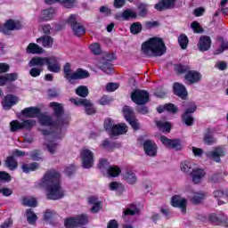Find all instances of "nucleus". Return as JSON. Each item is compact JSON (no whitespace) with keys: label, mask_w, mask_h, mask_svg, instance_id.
I'll use <instances>...</instances> for the list:
<instances>
[{"label":"nucleus","mask_w":228,"mask_h":228,"mask_svg":"<svg viewBox=\"0 0 228 228\" xmlns=\"http://www.w3.org/2000/svg\"><path fill=\"white\" fill-rule=\"evenodd\" d=\"M50 108L54 111L56 121H53V118L45 114H40L38 116L39 123L41 126H48L53 129L49 134L53 133L54 140H61V138L65 136V131H67V127H69L70 119H69V116L63 113V107L61 104L58 102H51Z\"/></svg>","instance_id":"1"},{"label":"nucleus","mask_w":228,"mask_h":228,"mask_svg":"<svg viewBox=\"0 0 228 228\" xmlns=\"http://www.w3.org/2000/svg\"><path fill=\"white\" fill-rule=\"evenodd\" d=\"M39 188H45L48 200H60L65 197V191L60 183V173L54 169L45 172L38 183Z\"/></svg>","instance_id":"2"},{"label":"nucleus","mask_w":228,"mask_h":228,"mask_svg":"<svg viewBox=\"0 0 228 228\" xmlns=\"http://www.w3.org/2000/svg\"><path fill=\"white\" fill-rule=\"evenodd\" d=\"M142 51L148 58L163 56L167 53V46L160 37H151L142 45Z\"/></svg>","instance_id":"3"},{"label":"nucleus","mask_w":228,"mask_h":228,"mask_svg":"<svg viewBox=\"0 0 228 228\" xmlns=\"http://www.w3.org/2000/svg\"><path fill=\"white\" fill-rule=\"evenodd\" d=\"M45 59L42 57H34L28 62V67H30L29 75L32 77H38L44 70V65H45Z\"/></svg>","instance_id":"4"},{"label":"nucleus","mask_w":228,"mask_h":228,"mask_svg":"<svg viewBox=\"0 0 228 228\" xmlns=\"http://www.w3.org/2000/svg\"><path fill=\"white\" fill-rule=\"evenodd\" d=\"M86 224H88V216L85 214L69 217L64 221V225L66 228H77L86 225Z\"/></svg>","instance_id":"5"},{"label":"nucleus","mask_w":228,"mask_h":228,"mask_svg":"<svg viewBox=\"0 0 228 228\" xmlns=\"http://www.w3.org/2000/svg\"><path fill=\"white\" fill-rule=\"evenodd\" d=\"M131 99L138 106H144L149 102V93L145 90L136 89L132 93Z\"/></svg>","instance_id":"6"},{"label":"nucleus","mask_w":228,"mask_h":228,"mask_svg":"<svg viewBox=\"0 0 228 228\" xmlns=\"http://www.w3.org/2000/svg\"><path fill=\"white\" fill-rule=\"evenodd\" d=\"M80 158L82 159L83 168L88 169L94 167V163H95V160L94 159V151L84 148L80 151Z\"/></svg>","instance_id":"7"},{"label":"nucleus","mask_w":228,"mask_h":228,"mask_svg":"<svg viewBox=\"0 0 228 228\" xmlns=\"http://www.w3.org/2000/svg\"><path fill=\"white\" fill-rule=\"evenodd\" d=\"M195 111H197V105L193 102H189L183 115L182 116V120L184 122L185 126H193L195 119L193 118V116H191V113H195Z\"/></svg>","instance_id":"8"},{"label":"nucleus","mask_w":228,"mask_h":228,"mask_svg":"<svg viewBox=\"0 0 228 228\" xmlns=\"http://www.w3.org/2000/svg\"><path fill=\"white\" fill-rule=\"evenodd\" d=\"M69 101L72 104H75V106H84L86 115H94V113H95V107H94V103H92L90 100L85 98H71Z\"/></svg>","instance_id":"9"},{"label":"nucleus","mask_w":228,"mask_h":228,"mask_svg":"<svg viewBox=\"0 0 228 228\" xmlns=\"http://www.w3.org/2000/svg\"><path fill=\"white\" fill-rule=\"evenodd\" d=\"M77 15L71 14L67 20V22L71 26L74 35H76V37H81V35H85V27H83L81 23H77Z\"/></svg>","instance_id":"10"},{"label":"nucleus","mask_w":228,"mask_h":228,"mask_svg":"<svg viewBox=\"0 0 228 228\" xmlns=\"http://www.w3.org/2000/svg\"><path fill=\"white\" fill-rule=\"evenodd\" d=\"M225 154H227V150L224 147L217 146L212 151H208L206 156L216 161V163H220V158L225 157Z\"/></svg>","instance_id":"11"},{"label":"nucleus","mask_w":228,"mask_h":228,"mask_svg":"<svg viewBox=\"0 0 228 228\" xmlns=\"http://www.w3.org/2000/svg\"><path fill=\"white\" fill-rule=\"evenodd\" d=\"M42 60H45V65H47V69L50 72H54L55 74H58L60 70H61V66L60 65V62L58 61V58L56 57H42Z\"/></svg>","instance_id":"12"},{"label":"nucleus","mask_w":228,"mask_h":228,"mask_svg":"<svg viewBox=\"0 0 228 228\" xmlns=\"http://www.w3.org/2000/svg\"><path fill=\"white\" fill-rule=\"evenodd\" d=\"M160 142L168 149H174V151H181V141L178 139H168L167 136H160Z\"/></svg>","instance_id":"13"},{"label":"nucleus","mask_w":228,"mask_h":228,"mask_svg":"<svg viewBox=\"0 0 228 228\" xmlns=\"http://www.w3.org/2000/svg\"><path fill=\"white\" fill-rule=\"evenodd\" d=\"M143 150L146 156L154 158L158 154V145L151 140H146L143 142Z\"/></svg>","instance_id":"14"},{"label":"nucleus","mask_w":228,"mask_h":228,"mask_svg":"<svg viewBox=\"0 0 228 228\" xmlns=\"http://www.w3.org/2000/svg\"><path fill=\"white\" fill-rule=\"evenodd\" d=\"M54 15H56V9L49 7L41 11L37 20L38 22H47V20H53L54 19Z\"/></svg>","instance_id":"15"},{"label":"nucleus","mask_w":228,"mask_h":228,"mask_svg":"<svg viewBox=\"0 0 228 228\" xmlns=\"http://www.w3.org/2000/svg\"><path fill=\"white\" fill-rule=\"evenodd\" d=\"M187 204L188 200L179 195H175L171 199V205L173 206V208H179L182 213H186Z\"/></svg>","instance_id":"16"},{"label":"nucleus","mask_w":228,"mask_h":228,"mask_svg":"<svg viewBox=\"0 0 228 228\" xmlns=\"http://www.w3.org/2000/svg\"><path fill=\"white\" fill-rule=\"evenodd\" d=\"M184 79L189 85H195L197 83H200L202 79V74L197 70L190 69L189 72L185 74Z\"/></svg>","instance_id":"17"},{"label":"nucleus","mask_w":228,"mask_h":228,"mask_svg":"<svg viewBox=\"0 0 228 228\" xmlns=\"http://www.w3.org/2000/svg\"><path fill=\"white\" fill-rule=\"evenodd\" d=\"M173 90L175 94L181 99H186V97H188V91L186 90V86L181 83H175L173 85Z\"/></svg>","instance_id":"18"},{"label":"nucleus","mask_w":228,"mask_h":228,"mask_svg":"<svg viewBox=\"0 0 228 228\" xmlns=\"http://www.w3.org/2000/svg\"><path fill=\"white\" fill-rule=\"evenodd\" d=\"M198 47L201 53H204L205 51H209L211 48V37L208 36H202L200 38Z\"/></svg>","instance_id":"19"},{"label":"nucleus","mask_w":228,"mask_h":228,"mask_svg":"<svg viewBox=\"0 0 228 228\" xmlns=\"http://www.w3.org/2000/svg\"><path fill=\"white\" fill-rule=\"evenodd\" d=\"M123 178L127 184H136L138 183V176L131 169H126L123 174Z\"/></svg>","instance_id":"20"},{"label":"nucleus","mask_w":228,"mask_h":228,"mask_svg":"<svg viewBox=\"0 0 228 228\" xmlns=\"http://www.w3.org/2000/svg\"><path fill=\"white\" fill-rule=\"evenodd\" d=\"M19 102V98L13 94H8L4 97L3 106L5 110H10L12 106H15Z\"/></svg>","instance_id":"21"},{"label":"nucleus","mask_w":228,"mask_h":228,"mask_svg":"<svg viewBox=\"0 0 228 228\" xmlns=\"http://www.w3.org/2000/svg\"><path fill=\"white\" fill-rule=\"evenodd\" d=\"M37 44H41V45L46 49H51L54 44V39L51 36H43L37 39Z\"/></svg>","instance_id":"22"},{"label":"nucleus","mask_w":228,"mask_h":228,"mask_svg":"<svg viewBox=\"0 0 228 228\" xmlns=\"http://www.w3.org/2000/svg\"><path fill=\"white\" fill-rule=\"evenodd\" d=\"M136 17L137 14L132 9H126L123 11L121 14L117 15L116 19H118V20H120V19H123V20H129L131 19H136Z\"/></svg>","instance_id":"23"},{"label":"nucleus","mask_w":228,"mask_h":228,"mask_svg":"<svg viewBox=\"0 0 228 228\" xmlns=\"http://www.w3.org/2000/svg\"><path fill=\"white\" fill-rule=\"evenodd\" d=\"M191 175L192 177L193 183H195V184H199V183H200V181L204 179L206 172L204 171V169L200 168L193 169L192 172L191 173Z\"/></svg>","instance_id":"24"},{"label":"nucleus","mask_w":228,"mask_h":228,"mask_svg":"<svg viewBox=\"0 0 228 228\" xmlns=\"http://www.w3.org/2000/svg\"><path fill=\"white\" fill-rule=\"evenodd\" d=\"M126 133H127V126L121 123L114 126L111 134L113 136H120V134H126Z\"/></svg>","instance_id":"25"},{"label":"nucleus","mask_w":228,"mask_h":228,"mask_svg":"<svg viewBox=\"0 0 228 228\" xmlns=\"http://www.w3.org/2000/svg\"><path fill=\"white\" fill-rule=\"evenodd\" d=\"M189 199L192 204H200L206 199V193L201 191L192 192Z\"/></svg>","instance_id":"26"},{"label":"nucleus","mask_w":228,"mask_h":228,"mask_svg":"<svg viewBox=\"0 0 228 228\" xmlns=\"http://www.w3.org/2000/svg\"><path fill=\"white\" fill-rule=\"evenodd\" d=\"M63 72L65 79L72 83L74 81V72H72V65L70 63L68 62L64 65Z\"/></svg>","instance_id":"27"},{"label":"nucleus","mask_w":228,"mask_h":228,"mask_svg":"<svg viewBox=\"0 0 228 228\" xmlns=\"http://www.w3.org/2000/svg\"><path fill=\"white\" fill-rule=\"evenodd\" d=\"M21 113L24 115V117H28V118H35V117L40 113V110L35 107H28L24 109Z\"/></svg>","instance_id":"28"},{"label":"nucleus","mask_w":228,"mask_h":228,"mask_svg":"<svg viewBox=\"0 0 228 228\" xmlns=\"http://www.w3.org/2000/svg\"><path fill=\"white\" fill-rule=\"evenodd\" d=\"M27 53L30 54H42L44 48L35 43H30L27 47Z\"/></svg>","instance_id":"29"},{"label":"nucleus","mask_w":228,"mask_h":228,"mask_svg":"<svg viewBox=\"0 0 228 228\" xmlns=\"http://www.w3.org/2000/svg\"><path fill=\"white\" fill-rule=\"evenodd\" d=\"M5 28L6 29H9V31H13L15 29H21L22 23H20V21H15L13 20H8L5 22Z\"/></svg>","instance_id":"30"},{"label":"nucleus","mask_w":228,"mask_h":228,"mask_svg":"<svg viewBox=\"0 0 228 228\" xmlns=\"http://www.w3.org/2000/svg\"><path fill=\"white\" fill-rule=\"evenodd\" d=\"M88 203L93 206L91 208L92 213H99L101 210V202L95 197H90L88 199Z\"/></svg>","instance_id":"31"},{"label":"nucleus","mask_w":228,"mask_h":228,"mask_svg":"<svg viewBox=\"0 0 228 228\" xmlns=\"http://www.w3.org/2000/svg\"><path fill=\"white\" fill-rule=\"evenodd\" d=\"M120 174H122V170L117 166H110L107 168L108 177H118Z\"/></svg>","instance_id":"32"},{"label":"nucleus","mask_w":228,"mask_h":228,"mask_svg":"<svg viewBox=\"0 0 228 228\" xmlns=\"http://www.w3.org/2000/svg\"><path fill=\"white\" fill-rule=\"evenodd\" d=\"M39 165L37 162L29 164H23L21 166V170L25 174H29V172H35V170H38Z\"/></svg>","instance_id":"33"},{"label":"nucleus","mask_w":228,"mask_h":228,"mask_svg":"<svg viewBox=\"0 0 228 228\" xmlns=\"http://www.w3.org/2000/svg\"><path fill=\"white\" fill-rule=\"evenodd\" d=\"M19 164L13 156H9L5 159V167L9 168V170H16Z\"/></svg>","instance_id":"34"},{"label":"nucleus","mask_w":228,"mask_h":228,"mask_svg":"<svg viewBox=\"0 0 228 228\" xmlns=\"http://www.w3.org/2000/svg\"><path fill=\"white\" fill-rule=\"evenodd\" d=\"M180 168L182 172H183L184 174H188L189 175H191V172H193L192 164L190 161L185 160L182 162L180 165Z\"/></svg>","instance_id":"35"},{"label":"nucleus","mask_w":228,"mask_h":228,"mask_svg":"<svg viewBox=\"0 0 228 228\" xmlns=\"http://www.w3.org/2000/svg\"><path fill=\"white\" fill-rule=\"evenodd\" d=\"M88 76H90V73H88V71L78 69H77V71L74 72L73 81H76V79H85L88 77Z\"/></svg>","instance_id":"36"},{"label":"nucleus","mask_w":228,"mask_h":228,"mask_svg":"<svg viewBox=\"0 0 228 228\" xmlns=\"http://www.w3.org/2000/svg\"><path fill=\"white\" fill-rule=\"evenodd\" d=\"M75 93L78 95V97H82V99L88 97V94H90V92L88 91V87H86V86H79L76 89Z\"/></svg>","instance_id":"37"},{"label":"nucleus","mask_w":228,"mask_h":228,"mask_svg":"<svg viewBox=\"0 0 228 228\" xmlns=\"http://www.w3.org/2000/svg\"><path fill=\"white\" fill-rule=\"evenodd\" d=\"M123 114H124V117H125L126 122H128V120L134 118V111L129 106H125L123 108Z\"/></svg>","instance_id":"38"},{"label":"nucleus","mask_w":228,"mask_h":228,"mask_svg":"<svg viewBox=\"0 0 228 228\" xmlns=\"http://www.w3.org/2000/svg\"><path fill=\"white\" fill-rule=\"evenodd\" d=\"M175 70L177 74H188L191 70V67L190 65L176 64L175 65Z\"/></svg>","instance_id":"39"},{"label":"nucleus","mask_w":228,"mask_h":228,"mask_svg":"<svg viewBox=\"0 0 228 228\" xmlns=\"http://www.w3.org/2000/svg\"><path fill=\"white\" fill-rule=\"evenodd\" d=\"M217 40H218V42H220L221 46L219 49L215 51L214 54H222V53H224V51H227V49H228V41L227 42L224 41V37H219L217 38Z\"/></svg>","instance_id":"40"},{"label":"nucleus","mask_w":228,"mask_h":228,"mask_svg":"<svg viewBox=\"0 0 228 228\" xmlns=\"http://www.w3.org/2000/svg\"><path fill=\"white\" fill-rule=\"evenodd\" d=\"M45 146L50 154H56V151L58 150V143L55 141L46 142Z\"/></svg>","instance_id":"41"},{"label":"nucleus","mask_w":228,"mask_h":228,"mask_svg":"<svg viewBox=\"0 0 228 228\" xmlns=\"http://www.w3.org/2000/svg\"><path fill=\"white\" fill-rule=\"evenodd\" d=\"M156 126L160 131H163V133H170L171 126L169 122L156 121Z\"/></svg>","instance_id":"42"},{"label":"nucleus","mask_w":228,"mask_h":228,"mask_svg":"<svg viewBox=\"0 0 228 228\" xmlns=\"http://www.w3.org/2000/svg\"><path fill=\"white\" fill-rule=\"evenodd\" d=\"M10 126V131L11 133H15L19 131V129H23L22 128V122H19V120H12L9 124Z\"/></svg>","instance_id":"43"},{"label":"nucleus","mask_w":228,"mask_h":228,"mask_svg":"<svg viewBox=\"0 0 228 228\" xmlns=\"http://www.w3.org/2000/svg\"><path fill=\"white\" fill-rule=\"evenodd\" d=\"M110 190L112 191H118V193H122L124 191V185L122 183H119L118 182H112L109 184Z\"/></svg>","instance_id":"44"},{"label":"nucleus","mask_w":228,"mask_h":228,"mask_svg":"<svg viewBox=\"0 0 228 228\" xmlns=\"http://www.w3.org/2000/svg\"><path fill=\"white\" fill-rule=\"evenodd\" d=\"M37 218V214L33 213V209H27V220L30 225H33Z\"/></svg>","instance_id":"45"},{"label":"nucleus","mask_w":228,"mask_h":228,"mask_svg":"<svg viewBox=\"0 0 228 228\" xmlns=\"http://www.w3.org/2000/svg\"><path fill=\"white\" fill-rule=\"evenodd\" d=\"M203 142L206 143V145H213L216 143V139L213 137L211 133L208 132L204 135Z\"/></svg>","instance_id":"46"},{"label":"nucleus","mask_w":228,"mask_h":228,"mask_svg":"<svg viewBox=\"0 0 228 228\" xmlns=\"http://www.w3.org/2000/svg\"><path fill=\"white\" fill-rule=\"evenodd\" d=\"M23 206H27L28 208H37V199L35 198H24L22 200Z\"/></svg>","instance_id":"47"},{"label":"nucleus","mask_w":228,"mask_h":228,"mask_svg":"<svg viewBox=\"0 0 228 228\" xmlns=\"http://www.w3.org/2000/svg\"><path fill=\"white\" fill-rule=\"evenodd\" d=\"M130 32L132 35H138V33H142V23L134 22L130 26Z\"/></svg>","instance_id":"48"},{"label":"nucleus","mask_w":228,"mask_h":228,"mask_svg":"<svg viewBox=\"0 0 228 228\" xmlns=\"http://www.w3.org/2000/svg\"><path fill=\"white\" fill-rule=\"evenodd\" d=\"M22 129H31L37 126V121L35 119H26L21 122Z\"/></svg>","instance_id":"49"},{"label":"nucleus","mask_w":228,"mask_h":228,"mask_svg":"<svg viewBox=\"0 0 228 228\" xmlns=\"http://www.w3.org/2000/svg\"><path fill=\"white\" fill-rule=\"evenodd\" d=\"M211 220L212 222H219L221 225H227V217L225 216H216V215L211 216Z\"/></svg>","instance_id":"50"},{"label":"nucleus","mask_w":228,"mask_h":228,"mask_svg":"<svg viewBox=\"0 0 228 228\" xmlns=\"http://www.w3.org/2000/svg\"><path fill=\"white\" fill-rule=\"evenodd\" d=\"M188 37L184 34L180 35L178 37V44L183 49H186V47H188Z\"/></svg>","instance_id":"51"},{"label":"nucleus","mask_w":228,"mask_h":228,"mask_svg":"<svg viewBox=\"0 0 228 228\" xmlns=\"http://www.w3.org/2000/svg\"><path fill=\"white\" fill-rule=\"evenodd\" d=\"M138 15L140 17H145L147 15V12L149 11V5L146 4H140L138 6Z\"/></svg>","instance_id":"52"},{"label":"nucleus","mask_w":228,"mask_h":228,"mask_svg":"<svg viewBox=\"0 0 228 228\" xmlns=\"http://www.w3.org/2000/svg\"><path fill=\"white\" fill-rule=\"evenodd\" d=\"M56 216H58V213L51 209L46 210L44 215L45 220H53V218H56Z\"/></svg>","instance_id":"53"},{"label":"nucleus","mask_w":228,"mask_h":228,"mask_svg":"<svg viewBox=\"0 0 228 228\" xmlns=\"http://www.w3.org/2000/svg\"><path fill=\"white\" fill-rule=\"evenodd\" d=\"M115 126V123H113V120L110 118H107L104 121V129L106 131H110V133H113V127Z\"/></svg>","instance_id":"54"},{"label":"nucleus","mask_w":228,"mask_h":228,"mask_svg":"<svg viewBox=\"0 0 228 228\" xmlns=\"http://www.w3.org/2000/svg\"><path fill=\"white\" fill-rule=\"evenodd\" d=\"M60 4H62L64 8H74L76 0H60Z\"/></svg>","instance_id":"55"},{"label":"nucleus","mask_w":228,"mask_h":228,"mask_svg":"<svg viewBox=\"0 0 228 228\" xmlns=\"http://www.w3.org/2000/svg\"><path fill=\"white\" fill-rule=\"evenodd\" d=\"M18 77H19V74L17 73L5 74L6 83H12L13 81H17Z\"/></svg>","instance_id":"56"},{"label":"nucleus","mask_w":228,"mask_h":228,"mask_svg":"<svg viewBox=\"0 0 228 228\" xmlns=\"http://www.w3.org/2000/svg\"><path fill=\"white\" fill-rule=\"evenodd\" d=\"M90 50L94 54H101V45L94 43L90 45Z\"/></svg>","instance_id":"57"},{"label":"nucleus","mask_w":228,"mask_h":228,"mask_svg":"<svg viewBox=\"0 0 228 228\" xmlns=\"http://www.w3.org/2000/svg\"><path fill=\"white\" fill-rule=\"evenodd\" d=\"M112 102L113 99L111 97L104 95L99 100V104H101L102 106H106Z\"/></svg>","instance_id":"58"},{"label":"nucleus","mask_w":228,"mask_h":228,"mask_svg":"<svg viewBox=\"0 0 228 228\" xmlns=\"http://www.w3.org/2000/svg\"><path fill=\"white\" fill-rule=\"evenodd\" d=\"M0 193L4 195V197H10V195L13 193V191L10 188L3 187L0 185Z\"/></svg>","instance_id":"59"},{"label":"nucleus","mask_w":228,"mask_h":228,"mask_svg":"<svg viewBox=\"0 0 228 228\" xmlns=\"http://www.w3.org/2000/svg\"><path fill=\"white\" fill-rule=\"evenodd\" d=\"M98 167L102 172H104V170L108 171V168H110V167H108V160L104 159H100Z\"/></svg>","instance_id":"60"},{"label":"nucleus","mask_w":228,"mask_h":228,"mask_svg":"<svg viewBox=\"0 0 228 228\" xmlns=\"http://www.w3.org/2000/svg\"><path fill=\"white\" fill-rule=\"evenodd\" d=\"M191 28L193 29L194 33H202V28L200 27V24L197 21H193L191 24Z\"/></svg>","instance_id":"61"},{"label":"nucleus","mask_w":228,"mask_h":228,"mask_svg":"<svg viewBox=\"0 0 228 228\" xmlns=\"http://www.w3.org/2000/svg\"><path fill=\"white\" fill-rule=\"evenodd\" d=\"M138 213H140V209H138V208L134 207L133 208H127L124 211V215L127 216V215H138Z\"/></svg>","instance_id":"62"},{"label":"nucleus","mask_w":228,"mask_h":228,"mask_svg":"<svg viewBox=\"0 0 228 228\" xmlns=\"http://www.w3.org/2000/svg\"><path fill=\"white\" fill-rule=\"evenodd\" d=\"M166 111H171V113H177V108L172 103H167L164 106Z\"/></svg>","instance_id":"63"},{"label":"nucleus","mask_w":228,"mask_h":228,"mask_svg":"<svg viewBox=\"0 0 228 228\" xmlns=\"http://www.w3.org/2000/svg\"><path fill=\"white\" fill-rule=\"evenodd\" d=\"M118 88V84L117 83H109L106 86L107 92H115Z\"/></svg>","instance_id":"64"}]
</instances>
